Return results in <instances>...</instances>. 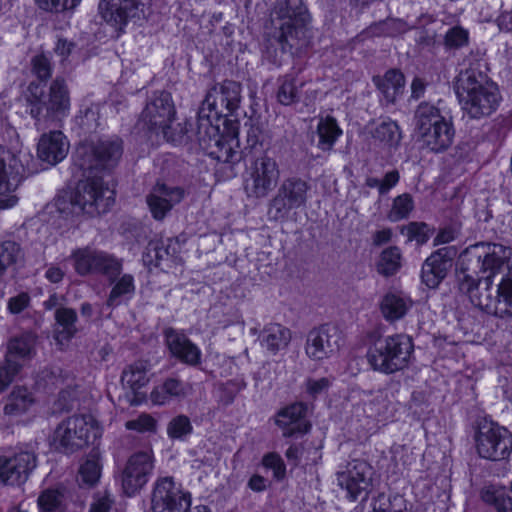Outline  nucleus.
<instances>
[{"mask_svg": "<svg viewBox=\"0 0 512 512\" xmlns=\"http://www.w3.org/2000/svg\"><path fill=\"white\" fill-rule=\"evenodd\" d=\"M241 86L233 80L215 84L206 93L194 121L198 150L223 165L226 177L235 176L234 165L241 155L239 120Z\"/></svg>", "mask_w": 512, "mask_h": 512, "instance_id": "f257e3e1", "label": "nucleus"}, {"mask_svg": "<svg viewBox=\"0 0 512 512\" xmlns=\"http://www.w3.org/2000/svg\"><path fill=\"white\" fill-rule=\"evenodd\" d=\"M73 266L79 276L101 275L108 279L112 288L106 299V306L118 307L123 301H130L136 290L132 274L123 272V260L104 250L89 247L77 248L72 254Z\"/></svg>", "mask_w": 512, "mask_h": 512, "instance_id": "f03ea898", "label": "nucleus"}, {"mask_svg": "<svg viewBox=\"0 0 512 512\" xmlns=\"http://www.w3.org/2000/svg\"><path fill=\"white\" fill-rule=\"evenodd\" d=\"M176 117L177 111L171 93L162 90L155 92L146 104L140 121L148 133L162 135L166 143L174 147L198 150L194 121L186 118L182 122H175Z\"/></svg>", "mask_w": 512, "mask_h": 512, "instance_id": "7ed1b4c3", "label": "nucleus"}, {"mask_svg": "<svg viewBox=\"0 0 512 512\" xmlns=\"http://www.w3.org/2000/svg\"><path fill=\"white\" fill-rule=\"evenodd\" d=\"M454 91L465 114L471 119L490 116L502 101L498 85L487 73L473 66L459 74Z\"/></svg>", "mask_w": 512, "mask_h": 512, "instance_id": "20e7f679", "label": "nucleus"}, {"mask_svg": "<svg viewBox=\"0 0 512 512\" xmlns=\"http://www.w3.org/2000/svg\"><path fill=\"white\" fill-rule=\"evenodd\" d=\"M248 164L243 185L248 196L266 197L277 185L280 171L276 160L268 155L269 143L261 131L250 129L247 136Z\"/></svg>", "mask_w": 512, "mask_h": 512, "instance_id": "39448f33", "label": "nucleus"}, {"mask_svg": "<svg viewBox=\"0 0 512 512\" xmlns=\"http://www.w3.org/2000/svg\"><path fill=\"white\" fill-rule=\"evenodd\" d=\"M278 16L282 21L277 37L280 48L270 43L265 45V49L262 51L263 60L275 68L282 66V58L287 52V48L289 50L293 48L294 45L289 42L290 40L297 42L306 40L311 21L308 8L302 0H285Z\"/></svg>", "mask_w": 512, "mask_h": 512, "instance_id": "423d86ee", "label": "nucleus"}, {"mask_svg": "<svg viewBox=\"0 0 512 512\" xmlns=\"http://www.w3.org/2000/svg\"><path fill=\"white\" fill-rule=\"evenodd\" d=\"M414 121L415 132L428 151L443 153L453 144L455 127L449 111L421 102L415 110Z\"/></svg>", "mask_w": 512, "mask_h": 512, "instance_id": "0eeeda50", "label": "nucleus"}, {"mask_svg": "<svg viewBox=\"0 0 512 512\" xmlns=\"http://www.w3.org/2000/svg\"><path fill=\"white\" fill-rule=\"evenodd\" d=\"M27 104L29 114L36 124L67 117L71 100L65 79L60 76L53 79L47 96L43 85L31 81L27 86Z\"/></svg>", "mask_w": 512, "mask_h": 512, "instance_id": "6e6552de", "label": "nucleus"}, {"mask_svg": "<svg viewBox=\"0 0 512 512\" xmlns=\"http://www.w3.org/2000/svg\"><path fill=\"white\" fill-rule=\"evenodd\" d=\"M124 151L119 137L99 139L97 142L81 144L73 155V170L81 171L85 177L111 173L118 165Z\"/></svg>", "mask_w": 512, "mask_h": 512, "instance_id": "1a4fd4ad", "label": "nucleus"}, {"mask_svg": "<svg viewBox=\"0 0 512 512\" xmlns=\"http://www.w3.org/2000/svg\"><path fill=\"white\" fill-rule=\"evenodd\" d=\"M414 352L413 339L405 333L377 338L367 350V360L374 371L386 375L403 370Z\"/></svg>", "mask_w": 512, "mask_h": 512, "instance_id": "9d476101", "label": "nucleus"}, {"mask_svg": "<svg viewBox=\"0 0 512 512\" xmlns=\"http://www.w3.org/2000/svg\"><path fill=\"white\" fill-rule=\"evenodd\" d=\"M105 190L102 176L87 177L79 180L75 188L59 192L54 199V205L64 219L86 212L92 213L94 210L99 212Z\"/></svg>", "mask_w": 512, "mask_h": 512, "instance_id": "9b49d317", "label": "nucleus"}, {"mask_svg": "<svg viewBox=\"0 0 512 512\" xmlns=\"http://www.w3.org/2000/svg\"><path fill=\"white\" fill-rule=\"evenodd\" d=\"M55 433L64 452L74 453L100 439L102 429L91 415H75L62 421Z\"/></svg>", "mask_w": 512, "mask_h": 512, "instance_id": "f8f14e48", "label": "nucleus"}, {"mask_svg": "<svg viewBox=\"0 0 512 512\" xmlns=\"http://www.w3.org/2000/svg\"><path fill=\"white\" fill-rule=\"evenodd\" d=\"M475 447L482 459L507 461L512 454V432L498 422L491 421L475 432Z\"/></svg>", "mask_w": 512, "mask_h": 512, "instance_id": "ddd939ff", "label": "nucleus"}, {"mask_svg": "<svg viewBox=\"0 0 512 512\" xmlns=\"http://www.w3.org/2000/svg\"><path fill=\"white\" fill-rule=\"evenodd\" d=\"M309 186L298 177H289L283 181L275 196L270 200L268 215L270 219L286 222L292 213L305 206Z\"/></svg>", "mask_w": 512, "mask_h": 512, "instance_id": "4468645a", "label": "nucleus"}, {"mask_svg": "<svg viewBox=\"0 0 512 512\" xmlns=\"http://www.w3.org/2000/svg\"><path fill=\"white\" fill-rule=\"evenodd\" d=\"M192 495L172 476L158 478L151 493L152 512H190Z\"/></svg>", "mask_w": 512, "mask_h": 512, "instance_id": "2eb2a0df", "label": "nucleus"}, {"mask_svg": "<svg viewBox=\"0 0 512 512\" xmlns=\"http://www.w3.org/2000/svg\"><path fill=\"white\" fill-rule=\"evenodd\" d=\"M143 6L140 0H100L98 14L102 23L119 38L131 21L140 18Z\"/></svg>", "mask_w": 512, "mask_h": 512, "instance_id": "dca6fc26", "label": "nucleus"}, {"mask_svg": "<svg viewBox=\"0 0 512 512\" xmlns=\"http://www.w3.org/2000/svg\"><path fill=\"white\" fill-rule=\"evenodd\" d=\"M469 254L475 256L478 271L483 275V284L489 286L508 265L512 250L500 243L479 242L471 246Z\"/></svg>", "mask_w": 512, "mask_h": 512, "instance_id": "f3484780", "label": "nucleus"}, {"mask_svg": "<svg viewBox=\"0 0 512 512\" xmlns=\"http://www.w3.org/2000/svg\"><path fill=\"white\" fill-rule=\"evenodd\" d=\"M36 463L37 456L32 451L20 449L0 455V482L11 486L24 484Z\"/></svg>", "mask_w": 512, "mask_h": 512, "instance_id": "a211bd4d", "label": "nucleus"}, {"mask_svg": "<svg viewBox=\"0 0 512 512\" xmlns=\"http://www.w3.org/2000/svg\"><path fill=\"white\" fill-rule=\"evenodd\" d=\"M308 406L296 401L278 409L274 415V424L285 439H296L310 433L312 424L307 418Z\"/></svg>", "mask_w": 512, "mask_h": 512, "instance_id": "6ab92c4d", "label": "nucleus"}, {"mask_svg": "<svg viewBox=\"0 0 512 512\" xmlns=\"http://www.w3.org/2000/svg\"><path fill=\"white\" fill-rule=\"evenodd\" d=\"M153 467L152 452L133 453L121 474V485L125 495L132 497L137 494L148 482Z\"/></svg>", "mask_w": 512, "mask_h": 512, "instance_id": "aec40b11", "label": "nucleus"}, {"mask_svg": "<svg viewBox=\"0 0 512 512\" xmlns=\"http://www.w3.org/2000/svg\"><path fill=\"white\" fill-rule=\"evenodd\" d=\"M342 342L339 328L335 324L325 323L308 333L305 352L310 359L320 361L338 351Z\"/></svg>", "mask_w": 512, "mask_h": 512, "instance_id": "412c9836", "label": "nucleus"}, {"mask_svg": "<svg viewBox=\"0 0 512 512\" xmlns=\"http://www.w3.org/2000/svg\"><path fill=\"white\" fill-rule=\"evenodd\" d=\"M152 376V364L149 359H136L125 366L121 381L128 389L131 405L139 406L147 400V393L143 389L149 384Z\"/></svg>", "mask_w": 512, "mask_h": 512, "instance_id": "4be33fe9", "label": "nucleus"}, {"mask_svg": "<svg viewBox=\"0 0 512 512\" xmlns=\"http://www.w3.org/2000/svg\"><path fill=\"white\" fill-rule=\"evenodd\" d=\"M483 312L499 317L512 316V272L503 274L494 285H485Z\"/></svg>", "mask_w": 512, "mask_h": 512, "instance_id": "5701e85b", "label": "nucleus"}, {"mask_svg": "<svg viewBox=\"0 0 512 512\" xmlns=\"http://www.w3.org/2000/svg\"><path fill=\"white\" fill-rule=\"evenodd\" d=\"M179 254V243L173 238L152 239L143 252V262L148 267L170 269L177 263Z\"/></svg>", "mask_w": 512, "mask_h": 512, "instance_id": "b1692460", "label": "nucleus"}, {"mask_svg": "<svg viewBox=\"0 0 512 512\" xmlns=\"http://www.w3.org/2000/svg\"><path fill=\"white\" fill-rule=\"evenodd\" d=\"M164 340L172 358L189 366H197L201 363V349L185 334L173 328H167L164 331Z\"/></svg>", "mask_w": 512, "mask_h": 512, "instance_id": "393cba45", "label": "nucleus"}, {"mask_svg": "<svg viewBox=\"0 0 512 512\" xmlns=\"http://www.w3.org/2000/svg\"><path fill=\"white\" fill-rule=\"evenodd\" d=\"M480 274L478 270L472 269L469 264L463 261L456 270L455 281L458 293L466 296L474 307L482 311L485 286L483 289L480 288V284L483 283V275L480 276Z\"/></svg>", "mask_w": 512, "mask_h": 512, "instance_id": "a878e982", "label": "nucleus"}, {"mask_svg": "<svg viewBox=\"0 0 512 512\" xmlns=\"http://www.w3.org/2000/svg\"><path fill=\"white\" fill-rule=\"evenodd\" d=\"M156 193H150L146 197V202L152 217L161 221L172 210L175 204H178L184 198V189L179 186H169L165 183H157Z\"/></svg>", "mask_w": 512, "mask_h": 512, "instance_id": "bb28decb", "label": "nucleus"}, {"mask_svg": "<svg viewBox=\"0 0 512 512\" xmlns=\"http://www.w3.org/2000/svg\"><path fill=\"white\" fill-rule=\"evenodd\" d=\"M451 261L447 248L434 251L422 264L420 274L422 284L428 289H437L446 278Z\"/></svg>", "mask_w": 512, "mask_h": 512, "instance_id": "cd10ccee", "label": "nucleus"}, {"mask_svg": "<svg viewBox=\"0 0 512 512\" xmlns=\"http://www.w3.org/2000/svg\"><path fill=\"white\" fill-rule=\"evenodd\" d=\"M68 149L69 141L66 135L55 130L42 134L37 144V155L41 161L56 165L65 159Z\"/></svg>", "mask_w": 512, "mask_h": 512, "instance_id": "c85d7f7f", "label": "nucleus"}, {"mask_svg": "<svg viewBox=\"0 0 512 512\" xmlns=\"http://www.w3.org/2000/svg\"><path fill=\"white\" fill-rule=\"evenodd\" d=\"M291 339L290 329L280 323L265 324L258 337L265 354L272 357L286 351Z\"/></svg>", "mask_w": 512, "mask_h": 512, "instance_id": "c756f323", "label": "nucleus"}, {"mask_svg": "<svg viewBox=\"0 0 512 512\" xmlns=\"http://www.w3.org/2000/svg\"><path fill=\"white\" fill-rule=\"evenodd\" d=\"M38 336L31 330L11 337L7 343V352L4 358L15 359L16 361H30L36 355Z\"/></svg>", "mask_w": 512, "mask_h": 512, "instance_id": "7c9ffc66", "label": "nucleus"}, {"mask_svg": "<svg viewBox=\"0 0 512 512\" xmlns=\"http://www.w3.org/2000/svg\"><path fill=\"white\" fill-rule=\"evenodd\" d=\"M412 306L413 301L410 297L395 292L385 293L379 302L380 312L388 322L404 318Z\"/></svg>", "mask_w": 512, "mask_h": 512, "instance_id": "2f4dec72", "label": "nucleus"}, {"mask_svg": "<svg viewBox=\"0 0 512 512\" xmlns=\"http://www.w3.org/2000/svg\"><path fill=\"white\" fill-rule=\"evenodd\" d=\"M186 394L185 383L177 376L166 377L160 384L155 385L150 392L153 404L163 406L174 398H180Z\"/></svg>", "mask_w": 512, "mask_h": 512, "instance_id": "473e14b6", "label": "nucleus"}, {"mask_svg": "<svg viewBox=\"0 0 512 512\" xmlns=\"http://www.w3.org/2000/svg\"><path fill=\"white\" fill-rule=\"evenodd\" d=\"M56 324L61 330L54 331V339L58 344L70 342L78 333L76 323L78 315L75 309L70 307H58L54 313Z\"/></svg>", "mask_w": 512, "mask_h": 512, "instance_id": "72a5a7b5", "label": "nucleus"}, {"mask_svg": "<svg viewBox=\"0 0 512 512\" xmlns=\"http://www.w3.org/2000/svg\"><path fill=\"white\" fill-rule=\"evenodd\" d=\"M103 463L100 452L93 448L82 460L78 468V479L82 486L95 487L102 476Z\"/></svg>", "mask_w": 512, "mask_h": 512, "instance_id": "f704fd0d", "label": "nucleus"}, {"mask_svg": "<svg viewBox=\"0 0 512 512\" xmlns=\"http://www.w3.org/2000/svg\"><path fill=\"white\" fill-rule=\"evenodd\" d=\"M481 501L496 512H512V496L502 484L488 483L479 491Z\"/></svg>", "mask_w": 512, "mask_h": 512, "instance_id": "c9c22d12", "label": "nucleus"}, {"mask_svg": "<svg viewBox=\"0 0 512 512\" xmlns=\"http://www.w3.org/2000/svg\"><path fill=\"white\" fill-rule=\"evenodd\" d=\"M34 403V395L26 386H15L6 398L3 412L9 417L21 416L25 414Z\"/></svg>", "mask_w": 512, "mask_h": 512, "instance_id": "e433bc0d", "label": "nucleus"}, {"mask_svg": "<svg viewBox=\"0 0 512 512\" xmlns=\"http://www.w3.org/2000/svg\"><path fill=\"white\" fill-rule=\"evenodd\" d=\"M373 82L385 100L393 103L404 88L405 77L399 69L391 68L382 77H374Z\"/></svg>", "mask_w": 512, "mask_h": 512, "instance_id": "4c0bfd02", "label": "nucleus"}, {"mask_svg": "<svg viewBox=\"0 0 512 512\" xmlns=\"http://www.w3.org/2000/svg\"><path fill=\"white\" fill-rule=\"evenodd\" d=\"M316 133L318 136L317 147L327 152L333 149L338 139L342 136L343 130L335 117L326 115L325 117H320Z\"/></svg>", "mask_w": 512, "mask_h": 512, "instance_id": "58836bf2", "label": "nucleus"}, {"mask_svg": "<svg viewBox=\"0 0 512 512\" xmlns=\"http://www.w3.org/2000/svg\"><path fill=\"white\" fill-rule=\"evenodd\" d=\"M0 146V194L11 192L21 183L23 177L16 160Z\"/></svg>", "mask_w": 512, "mask_h": 512, "instance_id": "ea45409f", "label": "nucleus"}, {"mask_svg": "<svg viewBox=\"0 0 512 512\" xmlns=\"http://www.w3.org/2000/svg\"><path fill=\"white\" fill-rule=\"evenodd\" d=\"M38 512H65V489L61 486L43 489L37 498Z\"/></svg>", "mask_w": 512, "mask_h": 512, "instance_id": "a19ab883", "label": "nucleus"}, {"mask_svg": "<svg viewBox=\"0 0 512 512\" xmlns=\"http://www.w3.org/2000/svg\"><path fill=\"white\" fill-rule=\"evenodd\" d=\"M303 83L294 74H285L278 78V88L276 92L277 101L283 106L296 104L300 100V90Z\"/></svg>", "mask_w": 512, "mask_h": 512, "instance_id": "79ce46f5", "label": "nucleus"}, {"mask_svg": "<svg viewBox=\"0 0 512 512\" xmlns=\"http://www.w3.org/2000/svg\"><path fill=\"white\" fill-rule=\"evenodd\" d=\"M402 267V252L398 246L383 249L376 262L377 272L384 277L396 275Z\"/></svg>", "mask_w": 512, "mask_h": 512, "instance_id": "37998d69", "label": "nucleus"}, {"mask_svg": "<svg viewBox=\"0 0 512 512\" xmlns=\"http://www.w3.org/2000/svg\"><path fill=\"white\" fill-rule=\"evenodd\" d=\"M372 136L382 148H395L401 140V130L395 121H383L374 129Z\"/></svg>", "mask_w": 512, "mask_h": 512, "instance_id": "c03bdc74", "label": "nucleus"}, {"mask_svg": "<svg viewBox=\"0 0 512 512\" xmlns=\"http://www.w3.org/2000/svg\"><path fill=\"white\" fill-rule=\"evenodd\" d=\"M372 33L378 37L396 38L410 30L408 23L401 18L388 17L378 21L370 27Z\"/></svg>", "mask_w": 512, "mask_h": 512, "instance_id": "a18cd8bd", "label": "nucleus"}, {"mask_svg": "<svg viewBox=\"0 0 512 512\" xmlns=\"http://www.w3.org/2000/svg\"><path fill=\"white\" fill-rule=\"evenodd\" d=\"M194 427L185 414L174 416L167 424V436L172 441L186 442L193 434Z\"/></svg>", "mask_w": 512, "mask_h": 512, "instance_id": "49530a36", "label": "nucleus"}, {"mask_svg": "<svg viewBox=\"0 0 512 512\" xmlns=\"http://www.w3.org/2000/svg\"><path fill=\"white\" fill-rule=\"evenodd\" d=\"M415 208V202L411 194L403 193L396 196L392 201L391 209L388 212V219L391 222H398L409 218Z\"/></svg>", "mask_w": 512, "mask_h": 512, "instance_id": "de8ad7c7", "label": "nucleus"}, {"mask_svg": "<svg viewBox=\"0 0 512 512\" xmlns=\"http://www.w3.org/2000/svg\"><path fill=\"white\" fill-rule=\"evenodd\" d=\"M53 70L51 58L47 54L41 52L31 58V72L37 78L36 82L44 87L51 79Z\"/></svg>", "mask_w": 512, "mask_h": 512, "instance_id": "09e8293b", "label": "nucleus"}, {"mask_svg": "<svg viewBox=\"0 0 512 512\" xmlns=\"http://www.w3.org/2000/svg\"><path fill=\"white\" fill-rule=\"evenodd\" d=\"M261 465L264 469L272 471L273 480L283 482L287 477V466L278 452L270 451L261 458Z\"/></svg>", "mask_w": 512, "mask_h": 512, "instance_id": "8fccbe9b", "label": "nucleus"}, {"mask_svg": "<svg viewBox=\"0 0 512 512\" xmlns=\"http://www.w3.org/2000/svg\"><path fill=\"white\" fill-rule=\"evenodd\" d=\"M469 39V31L461 25H455L446 31L443 44L447 50H457L466 47Z\"/></svg>", "mask_w": 512, "mask_h": 512, "instance_id": "3c124183", "label": "nucleus"}, {"mask_svg": "<svg viewBox=\"0 0 512 512\" xmlns=\"http://www.w3.org/2000/svg\"><path fill=\"white\" fill-rule=\"evenodd\" d=\"M158 427L157 420L149 413L142 412L136 418L125 422V428L129 431H135L140 434L156 433Z\"/></svg>", "mask_w": 512, "mask_h": 512, "instance_id": "603ef678", "label": "nucleus"}, {"mask_svg": "<svg viewBox=\"0 0 512 512\" xmlns=\"http://www.w3.org/2000/svg\"><path fill=\"white\" fill-rule=\"evenodd\" d=\"M23 364L15 359L4 358L0 363V393L4 392L21 372Z\"/></svg>", "mask_w": 512, "mask_h": 512, "instance_id": "864d4df0", "label": "nucleus"}, {"mask_svg": "<svg viewBox=\"0 0 512 512\" xmlns=\"http://www.w3.org/2000/svg\"><path fill=\"white\" fill-rule=\"evenodd\" d=\"M435 229L426 222L413 221L406 226V236L409 241H415L419 245L426 244Z\"/></svg>", "mask_w": 512, "mask_h": 512, "instance_id": "5fc2aeb1", "label": "nucleus"}, {"mask_svg": "<svg viewBox=\"0 0 512 512\" xmlns=\"http://www.w3.org/2000/svg\"><path fill=\"white\" fill-rule=\"evenodd\" d=\"M399 181L400 173L397 169H393L386 172L382 179L367 177L365 183L369 188H377L380 195H385L394 188Z\"/></svg>", "mask_w": 512, "mask_h": 512, "instance_id": "6e6d98bb", "label": "nucleus"}, {"mask_svg": "<svg viewBox=\"0 0 512 512\" xmlns=\"http://www.w3.org/2000/svg\"><path fill=\"white\" fill-rule=\"evenodd\" d=\"M339 485L347 491V498L350 501H357L363 492H367L370 485L360 483L357 479L342 472L338 476Z\"/></svg>", "mask_w": 512, "mask_h": 512, "instance_id": "4d7b16f0", "label": "nucleus"}, {"mask_svg": "<svg viewBox=\"0 0 512 512\" xmlns=\"http://www.w3.org/2000/svg\"><path fill=\"white\" fill-rule=\"evenodd\" d=\"M20 246L14 241L0 242V276L17 261Z\"/></svg>", "mask_w": 512, "mask_h": 512, "instance_id": "13d9d810", "label": "nucleus"}, {"mask_svg": "<svg viewBox=\"0 0 512 512\" xmlns=\"http://www.w3.org/2000/svg\"><path fill=\"white\" fill-rule=\"evenodd\" d=\"M39 9L51 13L75 10L82 0H35Z\"/></svg>", "mask_w": 512, "mask_h": 512, "instance_id": "bf43d9fd", "label": "nucleus"}, {"mask_svg": "<svg viewBox=\"0 0 512 512\" xmlns=\"http://www.w3.org/2000/svg\"><path fill=\"white\" fill-rule=\"evenodd\" d=\"M360 483L371 485L372 466L365 460H353L346 471Z\"/></svg>", "mask_w": 512, "mask_h": 512, "instance_id": "052dcab7", "label": "nucleus"}, {"mask_svg": "<svg viewBox=\"0 0 512 512\" xmlns=\"http://www.w3.org/2000/svg\"><path fill=\"white\" fill-rule=\"evenodd\" d=\"M331 385L332 383L327 377L308 378L305 382L306 393L309 397L316 399L319 395L326 393Z\"/></svg>", "mask_w": 512, "mask_h": 512, "instance_id": "680f3d73", "label": "nucleus"}, {"mask_svg": "<svg viewBox=\"0 0 512 512\" xmlns=\"http://www.w3.org/2000/svg\"><path fill=\"white\" fill-rule=\"evenodd\" d=\"M31 298L27 292H20L16 296L9 298L7 310L10 314L18 315L30 306Z\"/></svg>", "mask_w": 512, "mask_h": 512, "instance_id": "e2e57ef3", "label": "nucleus"}, {"mask_svg": "<svg viewBox=\"0 0 512 512\" xmlns=\"http://www.w3.org/2000/svg\"><path fill=\"white\" fill-rule=\"evenodd\" d=\"M76 43L63 37H59L54 45L53 51L56 56L60 57L63 64L68 61L69 57L76 49Z\"/></svg>", "mask_w": 512, "mask_h": 512, "instance_id": "0e129e2a", "label": "nucleus"}, {"mask_svg": "<svg viewBox=\"0 0 512 512\" xmlns=\"http://www.w3.org/2000/svg\"><path fill=\"white\" fill-rule=\"evenodd\" d=\"M115 503L114 497L105 492L103 495L96 493L90 504L89 512H109Z\"/></svg>", "mask_w": 512, "mask_h": 512, "instance_id": "69168bd1", "label": "nucleus"}, {"mask_svg": "<svg viewBox=\"0 0 512 512\" xmlns=\"http://www.w3.org/2000/svg\"><path fill=\"white\" fill-rule=\"evenodd\" d=\"M305 451V443L304 442H293L291 443L285 451V457L288 462L297 467L302 459V456Z\"/></svg>", "mask_w": 512, "mask_h": 512, "instance_id": "338daca9", "label": "nucleus"}, {"mask_svg": "<svg viewBox=\"0 0 512 512\" xmlns=\"http://www.w3.org/2000/svg\"><path fill=\"white\" fill-rule=\"evenodd\" d=\"M455 239H456L455 230L452 227L448 226V227L439 229L436 236L434 237L433 244H434V246L448 244V243L453 242Z\"/></svg>", "mask_w": 512, "mask_h": 512, "instance_id": "774afa93", "label": "nucleus"}]
</instances>
